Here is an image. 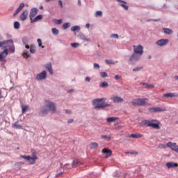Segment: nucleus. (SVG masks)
Masks as SVG:
<instances>
[{
	"label": "nucleus",
	"mask_w": 178,
	"mask_h": 178,
	"mask_svg": "<svg viewBox=\"0 0 178 178\" xmlns=\"http://www.w3.org/2000/svg\"><path fill=\"white\" fill-rule=\"evenodd\" d=\"M134 53L129 57V65H136L140 59H141V56L144 54V47L141 44L134 45Z\"/></svg>",
	"instance_id": "1"
},
{
	"label": "nucleus",
	"mask_w": 178,
	"mask_h": 178,
	"mask_svg": "<svg viewBox=\"0 0 178 178\" xmlns=\"http://www.w3.org/2000/svg\"><path fill=\"white\" fill-rule=\"evenodd\" d=\"M159 124V121L156 120H145L142 122V124H143V126H147V127H152V129H156L157 130H159L160 129Z\"/></svg>",
	"instance_id": "2"
},
{
	"label": "nucleus",
	"mask_w": 178,
	"mask_h": 178,
	"mask_svg": "<svg viewBox=\"0 0 178 178\" xmlns=\"http://www.w3.org/2000/svg\"><path fill=\"white\" fill-rule=\"evenodd\" d=\"M133 106H144L148 105V98H138L131 102Z\"/></svg>",
	"instance_id": "3"
},
{
	"label": "nucleus",
	"mask_w": 178,
	"mask_h": 178,
	"mask_svg": "<svg viewBox=\"0 0 178 178\" xmlns=\"http://www.w3.org/2000/svg\"><path fill=\"white\" fill-rule=\"evenodd\" d=\"M106 101V98H97L92 101V105L95 109H102L103 104Z\"/></svg>",
	"instance_id": "4"
},
{
	"label": "nucleus",
	"mask_w": 178,
	"mask_h": 178,
	"mask_svg": "<svg viewBox=\"0 0 178 178\" xmlns=\"http://www.w3.org/2000/svg\"><path fill=\"white\" fill-rule=\"evenodd\" d=\"M44 105L47 108L49 112H51V113H55V112H56V105L54 102L46 100L44 102Z\"/></svg>",
	"instance_id": "5"
},
{
	"label": "nucleus",
	"mask_w": 178,
	"mask_h": 178,
	"mask_svg": "<svg viewBox=\"0 0 178 178\" xmlns=\"http://www.w3.org/2000/svg\"><path fill=\"white\" fill-rule=\"evenodd\" d=\"M167 147L168 148H170L172 151H175V152H177V154H178V145L176 143L168 142L167 143Z\"/></svg>",
	"instance_id": "6"
},
{
	"label": "nucleus",
	"mask_w": 178,
	"mask_h": 178,
	"mask_svg": "<svg viewBox=\"0 0 178 178\" xmlns=\"http://www.w3.org/2000/svg\"><path fill=\"white\" fill-rule=\"evenodd\" d=\"M156 45L159 47H165V45H168L169 44V40L168 39H161L156 42Z\"/></svg>",
	"instance_id": "7"
},
{
	"label": "nucleus",
	"mask_w": 178,
	"mask_h": 178,
	"mask_svg": "<svg viewBox=\"0 0 178 178\" xmlns=\"http://www.w3.org/2000/svg\"><path fill=\"white\" fill-rule=\"evenodd\" d=\"M49 110L47 108V106H41L39 111L40 116H45V115H48Z\"/></svg>",
	"instance_id": "8"
},
{
	"label": "nucleus",
	"mask_w": 178,
	"mask_h": 178,
	"mask_svg": "<svg viewBox=\"0 0 178 178\" xmlns=\"http://www.w3.org/2000/svg\"><path fill=\"white\" fill-rule=\"evenodd\" d=\"M47 79V72L42 71L41 73L36 76V80L41 81V80H45Z\"/></svg>",
	"instance_id": "9"
},
{
	"label": "nucleus",
	"mask_w": 178,
	"mask_h": 178,
	"mask_svg": "<svg viewBox=\"0 0 178 178\" xmlns=\"http://www.w3.org/2000/svg\"><path fill=\"white\" fill-rule=\"evenodd\" d=\"M102 154H104L106 155L105 158H106V159L112 156V149H111L108 147L104 148L102 149Z\"/></svg>",
	"instance_id": "10"
},
{
	"label": "nucleus",
	"mask_w": 178,
	"mask_h": 178,
	"mask_svg": "<svg viewBox=\"0 0 178 178\" xmlns=\"http://www.w3.org/2000/svg\"><path fill=\"white\" fill-rule=\"evenodd\" d=\"M9 55V51H8V48H5L3 51L0 54V60L1 62L5 61V58Z\"/></svg>",
	"instance_id": "11"
},
{
	"label": "nucleus",
	"mask_w": 178,
	"mask_h": 178,
	"mask_svg": "<svg viewBox=\"0 0 178 178\" xmlns=\"http://www.w3.org/2000/svg\"><path fill=\"white\" fill-rule=\"evenodd\" d=\"M7 46L4 47V49L5 48H7L8 51H9V52H11V54H15V44H13V42H8Z\"/></svg>",
	"instance_id": "12"
},
{
	"label": "nucleus",
	"mask_w": 178,
	"mask_h": 178,
	"mask_svg": "<svg viewBox=\"0 0 178 178\" xmlns=\"http://www.w3.org/2000/svg\"><path fill=\"white\" fill-rule=\"evenodd\" d=\"M111 99L115 104H118L119 102H123V98L118 97V96L112 95L111 97Z\"/></svg>",
	"instance_id": "13"
},
{
	"label": "nucleus",
	"mask_w": 178,
	"mask_h": 178,
	"mask_svg": "<svg viewBox=\"0 0 178 178\" xmlns=\"http://www.w3.org/2000/svg\"><path fill=\"white\" fill-rule=\"evenodd\" d=\"M37 159L38 158H37V156H35V153H33V156H29L27 161L29 162V163H30V165H34Z\"/></svg>",
	"instance_id": "14"
},
{
	"label": "nucleus",
	"mask_w": 178,
	"mask_h": 178,
	"mask_svg": "<svg viewBox=\"0 0 178 178\" xmlns=\"http://www.w3.org/2000/svg\"><path fill=\"white\" fill-rule=\"evenodd\" d=\"M37 13H38V9L33 8L31 10L30 15H29V17L31 20H32L33 18L37 15Z\"/></svg>",
	"instance_id": "15"
},
{
	"label": "nucleus",
	"mask_w": 178,
	"mask_h": 178,
	"mask_svg": "<svg viewBox=\"0 0 178 178\" xmlns=\"http://www.w3.org/2000/svg\"><path fill=\"white\" fill-rule=\"evenodd\" d=\"M149 111L150 112H165V111H166V108H162L161 107H153L149 108Z\"/></svg>",
	"instance_id": "16"
},
{
	"label": "nucleus",
	"mask_w": 178,
	"mask_h": 178,
	"mask_svg": "<svg viewBox=\"0 0 178 178\" xmlns=\"http://www.w3.org/2000/svg\"><path fill=\"white\" fill-rule=\"evenodd\" d=\"M44 67H46L47 70L50 73V74H54V70H52V63H48L44 65Z\"/></svg>",
	"instance_id": "17"
},
{
	"label": "nucleus",
	"mask_w": 178,
	"mask_h": 178,
	"mask_svg": "<svg viewBox=\"0 0 178 178\" xmlns=\"http://www.w3.org/2000/svg\"><path fill=\"white\" fill-rule=\"evenodd\" d=\"M117 2H120V6H122V8H124L125 10H129V6L126 5L127 3L126 1L123 0H117Z\"/></svg>",
	"instance_id": "18"
},
{
	"label": "nucleus",
	"mask_w": 178,
	"mask_h": 178,
	"mask_svg": "<svg viewBox=\"0 0 178 178\" xmlns=\"http://www.w3.org/2000/svg\"><path fill=\"white\" fill-rule=\"evenodd\" d=\"M140 137H143V135H141V134H131L127 136V138L129 140H131V141H133L134 138H140Z\"/></svg>",
	"instance_id": "19"
},
{
	"label": "nucleus",
	"mask_w": 178,
	"mask_h": 178,
	"mask_svg": "<svg viewBox=\"0 0 178 178\" xmlns=\"http://www.w3.org/2000/svg\"><path fill=\"white\" fill-rule=\"evenodd\" d=\"M165 165L168 169H170V168H178V163L175 162H168Z\"/></svg>",
	"instance_id": "20"
},
{
	"label": "nucleus",
	"mask_w": 178,
	"mask_h": 178,
	"mask_svg": "<svg viewBox=\"0 0 178 178\" xmlns=\"http://www.w3.org/2000/svg\"><path fill=\"white\" fill-rule=\"evenodd\" d=\"M140 86H143V88H154L155 86L148 83L141 82Z\"/></svg>",
	"instance_id": "21"
},
{
	"label": "nucleus",
	"mask_w": 178,
	"mask_h": 178,
	"mask_svg": "<svg viewBox=\"0 0 178 178\" xmlns=\"http://www.w3.org/2000/svg\"><path fill=\"white\" fill-rule=\"evenodd\" d=\"M165 97L166 98H173L175 97H177V95H176L175 93H173V92L165 93L163 95V98H165Z\"/></svg>",
	"instance_id": "22"
},
{
	"label": "nucleus",
	"mask_w": 178,
	"mask_h": 178,
	"mask_svg": "<svg viewBox=\"0 0 178 178\" xmlns=\"http://www.w3.org/2000/svg\"><path fill=\"white\" fill-rule=\"evenodd\" d=\"M22 165H24V163L21 161L15 163L14 165L15 170H20L22 169Z\"/></svg>",
	"instance_id": "23"
},
{
	"label": "nucleus",
	"mask_w": 178,
	"mask_h": 178,
	"mask_svg": "<svg viewBox=\"0 0 178 178\" xmlns=\"http://www.w3.org/2000/svg\"><path fill=\"white\" fill-rule=\"evenodd\" d=\"M27 15H29V11L28 10L23 11V13L20 15V19L22 21L26 20V19H27Z\"/></svg>",
	"instance_id": "24"
},
{
	"label": "nucleus",
	"mask_w": 178,
	"mask_h": 178,
	"mask_svg": "<svg viewBox=\"0 0 178 178\" xmlns=\"http://www.w3.org/2000/svg\"><path fill=\"white\" fill-rule=\"evenodd\" d=\"M41 19H42V15H39L36 16L34 19L32 18V19H31V23H35L36 22H38V20H41Z\"/></svg>",
	"instance_id": "25"
},
{
	"label": "nucleus",
	"mask_w": 178,
	"mask_h": 178,
	"mask_svg": "<svg viewBox=\"0 0 178 178\" xmlns=\"http://www.w3.org/2000/svg\"><path fill=\"white\" fill-rule=\"evenodd\" d=\"M163 32L165 33V34H168V35L173 34V30H172L170 29L163 28Z\"/></svg>",
	"instance_id": "26"
},
{
	"label": "nucleus",
	"mask_w": 178,
	"mask_h": 178,
	"mask_svg": "<svg viewBox=\"0 0 178 178\" xmlns=\"http://www.w3.org/2000/svg\"><path fill=\"white\" fill-rule=\"evenodd\" d=\"M13 127L14 129H17V130H20L23 129V126L20 125L19 122H15V124H13Z\"/></svg>",
	"instance_id": "27"
},
{
	"label": "nucleus",
	"mask_w": 178,
	"mask_h": 178,
	"mask_svg": "<svg viewBox=\"0 0 178 178\" xmlns=\"http://www.w3.org/2000/svg\"><path fill=\"white\" fill-rule=\"evenodd\" d=\"M102 138H103V140H105L106 141H111L112 140V137L111 136V135H102Z\"/></svg>",
	"instance_id": "28"
},
{
	"label": "nucleus",
	"mask_w": 178,
	"mask_h": 178,
	"mask_svg": "<svg viewBox=\"0 0 178 178\" xmlns=\"http://www.w3.org/2000/svg\"><path fill=\"white\" fill-rule=\"evenodd\" d=\"M8 42H13V40H7L3 42H0V48H1V47H3V45H6V44H8Z\"/></svg>",
	"instance_id": "29"
},
{
	"label": "nucleus",
	"mask_w": 178,
	"mask_h": 178,
	"mask_svg": "<svg viewBox=\"0 0 178 178\" xmlns=\"http://www.w3.org/2000/svg\"><path fill=\"white\" fill-rule=\"evenodd\" d=\"M79 37L81 40H83V41L90 42V38H87L83 33H80Z\"/></svg>",
	"instance_id": "30"
},
{
	"label": "nucleus",
	"mask_w": 178,
	"mask_h": 178,
	"mask_svg": "<svg viewBox=\"0 0 178 178\" xmlns=\"http://www.w3.org/2000/svg\"><path fill=\"white\" fill-rule=\"evenodd\" d=\"M108 86L109 84L106 81H104L99 83V87L101 88H106V87H108Z\"/></svg>",
	"instance_id": "31"
},
{
	"label": "nucleus",
	"mask_w": 178,
	"mask_h": 178,
	"mask_svg": "<svg viewBox=\"0 0 178 178\" xmlns=\"http://www.w3.org/2000/svg\"><path fill=\"white\" fill-rule=\"evenodd\" d=\"M115 120H118L117 117H110L106 119L108 123H112V122H115Z\"/></svg>",
	"instance_id": "32"
},
{
	"label": "nucleus",
	"mask_w": 178,
	"mask_h": 178,
	"mask_svg": "<svg viewBox=\"0 0 178 178\" xmlns=\"http://www.w3.org/2000/svg\"><path fill=\"white\" fill-rule=\"evenodd\" d=\"M79 165V159H74L73 162L72 163V168H76Z\"/></svg>",
	"instance_id": "33"
},
{
	"label": "nucleus",
	"mask_w": 178,
	"mask_h": 178,
	"mask_svg": "<svg viewBox=\"0 0 178 178\" xmlns=\"http://www.w3.org/2000/svg\"><path fill=\"white\" fill-rule=\"evenodd\" d=\"M71 31H80V26H74L72 27H71Z\"/></svg>",
	"instance_id": "34"
},
{
	"label": "nucleus",
	"mask_w": 178,
	"mask_h": 178,
	"mask_svg": "<svg viewBox=\"0 0 178 178\" xmlns=\"http://www.w3.org/2000/svg\"><path fill=\"white\" fill-rule=\"evenodd\" d=\"M22 113H26V112H27V110L29 109V106L28 105L22 106Z\"/></svg>",
	"instance_id": "35"
},
{
	"label": "nucleus",
	"mask_w": 178,
	"mask_h": 178,
	"mask_svg": "<svg viewBox=\"0 0 178 178\" xmlns=\"http://www.w3.org/2000/svg\"><path fill=\"white\" fill-rule=\"evenodd\" d=\"M52 33L54 34V35H58L59 34V30H58L56 28H53L51 29Z\"/></svg>",
	"instance_id": "36"
},
{
	"label": "nucleus",
	"mask_w": 178,
	"mask_h": 178,
	"mask_svg": "<svg viewBox=\"0 0 178 178\" xmlns=\"http://www.w3.org/2000/svg\"><path fill=\"white\" fill-rule=\"evenodd\" d=\"M70 27V23L67 22L63 24V30H66V29H69Z\"/></svg>",
	"instance_id": "37"
},
{
	"label": "nucleus",
	"mask_w": 178,
	"mask_h": 178,
	"mask_svg": "<svg viewBox=\"0 0 178 178\" xmlns=\"http://www.w3.org/2000/svg\"><path fill=\"white\" fill-rule=\"evenodd\" d=\"M14 29H15L16 30L20 29V23H19V22H14Z\"/></svg>",
	"instance_id": "38"
},
{
	"label": "nucleus",
	"mask_w": 178,
	"mask_h": 178,
	"mask_svg": "<svg viewBox=\"0 0 178 178\" xmlns=\"http://www.w3.org/2000/svg\"><path fill=\"white\" fill-rule=\"evenodd\" d=\"M24 58H26L27 59L28 58H30V54H29V51L27 50H25L23 54Z\"/></svg>",
	"instance_id": "39"
},
{
	"label": "nucleus",
	"mask_w": 178,
	"mask_h": 178,
	"mask_svg": "<svg viewBox=\"0 0 178 178\" xmlns=\"http://www.w3.org/2000/svg\"><path fill=\"white\" fill-rule=\"evenodd\" d=\"M105 62L108 65H115V63H115V61H113L112 60H108V59L105 60Z\"/></svg>",
	"instance_id": "40"
},
{
	"label": "nucleus",
	"mask_w": 178,
	"mask_h": 178,
	"mask_svg": "<svg viewBox=\"0 0 178 178\" xmlns=\"http://www.w3.org/2000/svg\"><path fill=\"white\" fill-rule=\"evenodd\" d=\"M53 22L55 23V24H62V19H54Z\"/></svg>",
	"instance_id": "41"
},
{
	"label": "nucleus",
	"mask_w": 178,
	"mask_h": 178,
	"mask_svg": "<svg viewBox=\"0 0 178 178\" xmlns=\"http://www.w3.org/2000/svg\"><path fill=\"white\" fill-rule=\"evenodd\" d=\"M97 147H98V143H92L90 145L91 149H94L97 148Z\"/></svg>",
	"instance_id": "42"
},
{
	"label": "nucleus",
	"mask_w": 178,
	"mask_h": 178,
	"mask_svg": "<svg viewBox=\"0 0 178 178\" xmlns=\"http://www.w3.org/2000/svg\"><path fill=\"white\" fill-rule=\"evenodd\" d=\"M100 77H102V79H105L106 77H108V74H106V72H100Z\"/></svg>",
	"instance_id": "43"
},
{
	"label": "nucleus",
	"mask_w": 178,
	"mask_h": 178,
	"mask_svg": "<svg viewBox=\"0 0 178 178\" xmlns=\"http://www.w3.org/2000/svg\"><path fill=\"white\" fill-rule=\"evenodd\" d=\"M30 52L31 54H35V47L33 45H31Z\"/></svg>",
	"instance_id": "44"
},
{
	"label": "nucleus",
	"mask_w": 178,
	"mask_h": 178,
	"mask_svg": "<svg viewBox=\"0 0 178 178\" xmlns=\"http://www.w3.org/2000/svg\"><path fill=\"white\" fill-rule=\"evenodd\" d=\"M22 42L24 45H27V44H29V39L27 38H24L22 39Z\"/></svg>",
	"instance_id": "45"
},
{
	"label": "nucleus",
	"mask_w": 178,
	"mask_h": 178,
	"mask_svg": "<svg viewBox=\"0 0 178 178\" xmlns=\"http://www.w3.org/2000/svg\"><path fill=\"white\" fill-rule=\"evenodd\" d=\"M109 106H111V104L103 103V106H102V109H104V108H109Z\"/></svg>",
	"instance_id": "46"
},
{
	"label": "nucleus",
	"mask_w": 178,
	"mask_h": 178,
	"mask_svg": "<svg viewBox=\"0 0 178 178\" xmlns=\"http://www.w3.org/2000/svg\"><path fill=\"white\" fill-rule=\"evenodd\" d=\"M99 17L102 16V11L99 10L96 12L95 17H99Z\"/></svg>",
	"instance_id": "47"
},
{
	"label": "nucleus",
	"mask_w": 178,
	"mask_h": 178,
	"mask_svg": "<svg viewBox=\"0 0 178 178\" xmlns=\"http://www.w3.org/2000/svg\"><path fill=\"white\" fill-rule=\"evenodd\" d=\"M141 69H143V67H134L132 70L133 72H140Z\"/></svg>",
	"instance_id": "48"
},
{
	"label": "nucleus",
	"mask_w": 178,
	"mask_h": 178,
	"mask_svg": "<svg viewBox=\"0 0 178 178\" xmlns=\"http://www.w3.org/2000/svg\"><path fill=\"white\" fill-rule=\"evenodd\" d=\"M71 47H72V48H77V47H80V44H79V43H71Z\"/></svg>",
	"instance_id": "49"
},
{
	"label": "nucleus",
	"mask_w": 178,
	"mask_h": 178,
	"mask_svg": "<svg viewBox=\"0 0 178 178\" xmlns=\"http://www.w3.org/2000/svg\"><path fill=\"white\" fill-rule=\"evenodd\" d=\"M111 38H115V40H118V38H119V35L116 33L111 34Z\"/></svg>",
	"instance_id": "50"
},
{
	"label": "nucleus",
	"mask_w": 178,
	"mask_h": 178,
	"mask_svg": "<svg viewBox=\"0 0 178 178\" xmlns=\"http://www.w3.org/2000/svg\"><path fill=\"white\" fill-rule=\"evenodd\" d=\"M24 8V3H21L20 5H19V6L18 7V8L17 9V10H18V11H19L20 12V10H22V9H23Z\"/></svg>",
	"instance_id": "51"
},
{
	"label": "nucleus",
	"mask_w": 178,
	"mask_h": 178,
	"mask_svg": "<svg viewBox=\"0 0 178 178\" xmlns=\"http://www.w3.org/2000/svg\"><path fill=\"white\" fill-rule=\"evenodd\" d=\"M167 147H168V144H167L166 145L161 144V145H159L158 146V148H160V149H162V148L165 149V148H166Z\"/></svg>",
	"instance_id": "52"
},
{
	"label": "nucleus",
	"mask_w": 178,
	"mask_h": 178,
	"mask_svg": "<svg viewBox=\"0 0 178 178\" xmlns=\"http://www.w3.org/2000/svg\"><path fill=\"white\" fill-rule=\"evenodd\" d=\"M93 67H94V69H99V64L95 63L93 64Z\"/></svg>",
	"instance_id": "53"
},
{
	"label": "nucleus",
	"mask_w": 178,
	"mask_h": 178,
	"mask_svg": "<svg viewBox=\"0 0 178 178\" xmlns=\"http://www.w3.org/2000/svg\"><path fill=\"white\" fill-rule=\"evenodd\" d=\"M37 41L39 47H42V42L41 41V39H38Z\"/></svg>",
	"instance_id": "54"
},
{
	"label": "nucleus",
	"mask_w": 178,
	"mask_h": 178,
	"mask_svg": "<svg viewBox=\"0 0 178 178\" xmlns=\"http://www.w3.org/2000/svg\"><path fill=\"white\" fill-rule=\"evenodd\" d=\"M123 175V173H122L121 172H117V175L116 177H120L122 178V175Z\"/></svg>",
	"instance_id": "55"
},
{
	"label": "nucleus",
	"mask_w": 178,
	"mask_h": 178,
	"mask_svg": "<svg viewBox=\"0 0 178 178\" xmlns=\"http://www.w3.org/2000/svg\"><path fill=\"white\" fill-rule=\"evenodd\" d=\"M29 156H20V158H22L23 159H25V161H28Z\"/></svg>",
	"instance_id": "56"
},
{
	"label": "nucleus",
	"mask_w": 178,
	"mask_h": 178,
	"mask_svg": "<svg viewBox=\"0 0 178 178\" xmlns=\"http://www.w3.org/2000/svg\"><path fill=\"white\" fill-rule=\"evenodd\" d=\"M115 80H122V76L120 75H115Z\"/></svg>",
	"instance_id": "57"
},
{
	"label": "nucleus",
	"mask_w": 178,
	"mask_h": 178,
	"mask_svg": "<svg viewBox=\"0 0 178 178\" xmlns=\"http://www.w3.org/2000/svg\"><path fill=\"white\" fill-rule=\"evenodd\" d=\"M85 81H87L88 83H90V81H91V78H90V76H87L85 79Z\"/></svg>",
	"instance_id": "58"
},
{
	"label": "nucleus",
	"mask_w": 178,
	"mask_h": 178,
	"mask_svg": "<svg viewBox=\"0 0 178 178\" xmlns=\"http://www.w3.org/2000/svg\"><path fill=\"white\" fill-rule=\"evenodd\" d=\"M58 4L60 5V8H63V3L60 0L58 1Z\"/></svg>",
	"instance_id": "59"
},
{
	"label": "nucleus",
	"mask_w": 178,
	"mask_h": 178,
	"mask_svg": "<svg viewBox=\"0 0 178 178\" xmlns=\"http://www.w3.org/2000/svg\"><path fill=\"white\" fill-rule=\"evenodd\" d=\"M131 155H138V152H131Z\"/></svg>",
	"instance_id": "60"
},
{
	"label": "nucleus",
	"mask_w": 178,
	"mask_h": 178,
	"mask_svg": "<svg viewBox=\"0 0 178 178\" xmlns=\"http://www.w3.org/2000/svg\"><path fill=\"white\" fill-rule=\"evenodd\" d=\"M74 121V120L73 119H70L68 120L67 123H73Z\"/></svg>",
	"instance_id": "61"
},
{
	"label": "nucleus",
	"mask_w": 178,
	"mask_h": 178,
	"mask_svg": "<svg viewBox=\"0 0 178 178\" xmlns=\"http://www.w3.org/2000/svg\"><path fill=\"white\" fill-rule=\"evenodd\" d=\"M61 175H63V172H60V173L56 175V177H59V176H61Z\"/></svg>",
	"instance_id": "62"
},
{
	"label": "nucleus",
	"mask_w": 178,
	"mask_h": 178,
	"mask_svg": "<svg viewBox=\"0 0 178 178\" xmlns=\"http://www.w3.org/2000/svg\"><path fill=\"white\" fill-rule=\"evenodd\" d=\"M19 12H20V11H18V10H16L15 13L13 14V16H16V15H17L19 13Z\"/></svg>",
	"instance_id": "63"
},
{
	"label": "nucleus",
	"mask_w": 178,
	"mask_h": 178,
	"mask_svg": "<svg viewBox=\"0 0 178 178\" xmlns=\"http://www.w3.org/2000/svg\"><path fill=\"white\" fill-rule=\"evenodd\" d=\"M66 113H72L70 110H65Z\"/></svg>",
	"instance_id": "64"
}]
</instances>
